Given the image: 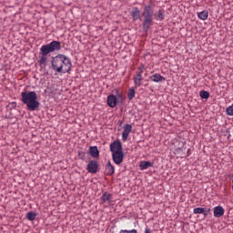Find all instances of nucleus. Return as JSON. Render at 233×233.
<instances>
[{"mask_svg": "<svg viewBox=\"0 0 233 233\" xmlns=\"http://www.w3.org/2000/svg\"><path fill=\"white\" fill-rule=\"evenodd\" d=\"M51 66L56 74H68L72 70V60L66 55L58 54L52 58Z\"/></svg>", "mask_w": 233, "mask_h": 233, "instance_id": "obj_1", "label": "nucleus"}, {"mask_svg": "<svg viewBox=\"0 0 233 233\" xmlns=\"http://www.w3.org/2000/svg\"><path fill=\"white\" fill-rule=\"evenodd\" d=\"M61 50V42L57 40H53L49 44L43 45L40 47V59L38 60V64L40 66H46L47 56L50 54H54V52H59Z\"/></svg>", "mask_w": 233, "mask_h": 233, "instance_id": "obj_2", "label": "nucleus"}, {"mask_svg": "<svg viewBox=\"0 0 233 233\" xmlns=\"http://www.w3.org/2000/svg\"><path fill=\"white\" fill-rule=\"evenodd\" d=\"M21 101L25 105L29 112H35L39 110V106H41V103L37 101V93H35V91L22 92Z\"/></svg>", "mask_w": 233, "mask_h": 233, "instance_id": "obj_3", "label": "nucleus"}, {"mask_svg": "<svg viewBox=\"0 0 233 233\" xmlns=\"http://www.w3.org/2000/svg\"><path fill=\"white\" fill-rule=\"evenodd\" d=\"M154 2L149 1V5L144 7L142 12V28L144 32H148L150 27L154 25V9L152 5Z\"/></svg>", "mask_w": 233, "mask_h": 233, "instance_id": "obj_4", "label": "nucleus"}, {"mask_svg": "<svg viewBox=\"0 0 233 233\" xmlns=\"http://www.w3.org/2000/svg\"><path fill=\"white\" fill-rule=\"evenodd\" d=\"M106 103L107 106H110V108H116L117 103H123V96L121 94H118L117 96H116V95H109Z\"/></svg>", "mask_w": 233, "mask_h": 233, "instance_id": "obj_5", "label": "nucleus"}, {"mask_svg": "<svg viewBox=\"0 0 233 233\" xmlns=\"http://www.w3.org/2000/svg\"><path fill=\"white\" fill-rule=\"evenodd\" d=\"M110 152H112V154H115V152H123V145L121 144L120 140H115L113 141L110 146Z\"/></svg>", "mask_w": 233, "mask_h": 233, "instance_id": "obj_6", "label": "nucleus"}, {"mask_svg": "<svg viewBox=\"0 0 233 233\" xmlns=\"http://www.w3.org/2000/svg\"><path fill=\"white\" fill-rule=\"evenodd\" d=\"M86 170L89 174H97V171L99 170V164L96 160H90L87 164Z\"/></svg>", "mask_w": 233, "mask_h": 233, "instance_id": "obj_7", "label": "nucleus"}, {"mask_svg": "<svg viewBox=\"0 0 233 233\" xmlns=\"http://www.w3.org/2000/svg\"><path fill=\"white\" fill-rule=\"evenodd\" d=\"M124 157L125 154H123V151H116L115 153H112V158L115 165H121L123 163Z\"/></svg>", "mask_w": 233, "mask_h": 233, "instance_id": "obj_8", "label": "nucleus"}, {"mask_svg": "<svg viewBox=\"0 0 233 233\" xmlns=\"http://www.w3.org/2000/svg\"><path fill=\"white\" fill-rule=\"evenodd\" d=\"M130 132H132V125L126 124L124 125V131L122 133V141H127L128 139V136H130Z\"/></svg>", "mask_w": 233, "mask_h": 233, "instance_id": "obj_9", "label": "nucleus"}, {"mask_svg": "<svg viewBox=\"0 0 233 233\" xmlns=\"http://www.w3.org/2000/svg\"><path fill=\"white\" fill-rule=\"evenodd\" d=\"M193 214H203L204 218L210 216V208H195L193 209Z\"/></svg>", "mask_w": 233, "mask_h": 233, "instance_id": "obj_10", "label": "nucleus"}, {"mask_svg": "<svg viewBox=\"0 0 233 233\" xmlns=\"http://www.w3.org/2000/svg\"><path fill=\"white\" fill-rule=\"evenodd\" d=\"M140 72H138L135 76H134V85L135 86H141V81H143V70L141 67L138 68Z\"/></svg>", "mask_w": 233, "mask_h": 233, "instance_id": "obj_11", "label": "nucleus"}, {"mask_svg": "<svg viewBox=\"0 0 233 233\" xmlns=\"http://www.w3.org/2000/svg\"><path fill=\"white\" fill-rule=\"evenodd\" d=\"M149 79L150 81H153V83H163V81H165V77L159 73H156L153 76H150Z\"/></svg>", "mask_w": 233, "mask_h": 233, "instance_id": "obj_12", "label": "nucleus"}, {"mask_svg": "<svg viewBox=\"0 0 233 233\" xmlns=\"http://www.w3.org/2000/svg\"><path fill=\"white\" fill-rule=\"evenodd\" d=\"M214 218H221L225 214V209L221 206H217L214 208Z\"/></svg>", "mask_w": 233, "mask_h": 233, "instance_id": "obj_13", "label": "nucleus"}, {"mask_svg": "<svg viewBox=\"0 0 233 233\" xmlns=\"http://www.w3.org/2000/svg\"><path fill=\"white\" fill-rule=\"evenodd\" d=\"M131 17L133 18V21H137L139 17H141V11H139L138 7H133Z\"/></svg>", "mask_w": 233, "mask_h": 233, "instance_id": "obj_14", "label": "nucleus"}, {"mask_svg": "<svg viewBox=\"0 0 233 233\" xmlns=\"http://www.w3.org/2000/svg\"><path fill=\"white\" fill-rule=\"evenodd\" d=\"M114 166H112V163L110 161L107 162L106 165L105 174L106 176H114Z\"/></svg>", "mask_w": 233, "mask_h": 233, "instance_id": "obj_15", "label": "nucleus"}, {"mask_svg": "<svg viewBox=\"0 0 233 233\" xmlns=\"http://www.w3.org/2000/svg\"><path fill=\"white\" fill-rule=\"evenodd\" d=\"M152 167H154V163H152L150 161L143 160V161H140V163H139V168L141 170H147V168H150Z\"/></svg>", "mask_w": 233, "mask_h": 233, "instance_id": "obj_16", "label": "nucleus"}, {"mask_svg": "<svg viewBox=\"0 0 233 233\" xmlns=\"http://www.w3.org/2000/svg\"><path fill=\"white\" fill-rule=\"evenodd\" d=\"M89 154L91 157H99V149H97L96 146L90 147Z\"/></svg>", "mask_w": 233, "mask_h": 233, "instance_id": "obj_17", "label": "nucleus"}, {"mask_svg": "<svg viewBox=\"0 0 233 233\" xmlns=\"http://www.w3.org/2000/svg\"><path fill=\"white\" fill-rule=\"evenodd\" d=\"M100 199H101L102 203H110V201H112V195L108 192H105V193H103Z\"/></svg>", "mask_w": 233, "mask_h": 233, "instance_id": "obj_18", "label": "nucleus"}, {"mask_svg": "<svg viewBox=\"0 0 233 233\" xmlns=\"http://www.w3.org/2000/svg\"><path fill=\"white\" fill-rule=\"evenodd\" d=\"M198 19H201V21H207L208 19V11L204 10L199 13H198Z\"/></svg>", "mask_w": 233, "mask_h": 233, "instance_id": "obj_19", "label": "nucleus"}, {"mask_svg": "<svg viewBox=\"0 0 233 233\" xmlns=\"http://www.w3.org/2000/svg\"><path fill=\"white\" fill-rule=\"evenodd\" d=\"M157 18L158 21H164L165 20V9H159L157 13Z\"/></svg>", "mask_w": 233, "mask_h": 233, "instance_id": "obj_20", "label": "nucleus"}, {"mask_svg": "<svg viewBox=\"0 0 233 233\" xmlns=\"http://www.w3.org/2000/svg\"><path fill=\"white\" fill-rule=\"evenodd\" d=\"M127 97H128L129 101H132V99H134V97H136V89H134V87H131L128 90Z\"/></svg>", "mask_w": 233, "mask_h": 233, "instance_id": "obj_21", "label": "nucleus"}, {"mask_svg": "<svg viewBox=\"0 0 233 233\" xmlns=\"http://www.w3.org/2000/svg\"><path fill=\"white\" fill-rule=\"evenodd\" d=\"M36 216L37 215L35 214V212L30 211V212L26 213L25 218H26V219H28V221H34L35 219Z\"/></svg>", "mask_w": 233, "mask_h": 233, "instance_id": "obj_22", "label": "nucleus"}, {"mask_svg": "<svg viewBox=\"0 0 233 233\" xmlns=\"http://www.w3.org/2000/svg\"><path fill=\"white\" fill-rule=\"evenodd\" d=\"M199 96L201 99H208V97H210V93H208V91L202 90L200 91Z\"/></svg>", "mask_w": 233, "mask_h": 233, "instance_id": "obj_23", "label": "nucleus"}, {"mask_svg": "<svg viewBox=\"0 0 233 233\" xmlns=\"http://www.w3.org/2000/svg\"><path fill=\"white\" fill-rule=\"evenodd\" d=\"M119 233H137V229H122Z\"/></svg>", "mask_w": 233, "mask_h": 233, "instance_id": "obj_24", "label": "nucleus"}, {"mask_svg": "<svg viewBox=\"0 0 233 233\" xmlns=\"http://www.w3.org/2000/svg\"><path fill=\"white\" fill-rule=\"evenodd\" d=\"M7 106L10 108V110H14V108L17 106V102H11Z\"/></svg>", "mask_w": 233, "mask_h": 233, "instance_id": "obj_25", "label": "nucleus"}, {"mask_svg": "<svg viewBox=\"0 0 233 233\" xmlns=\"http://www.w3.org/2000/svg\"><path fill=\"white\" fill-rule=\"evenodd\" d=\"M118 125H119V127H122V125H123V123H124V120H118Z\"/></svg>", "mask_w": 233, "mask_h": 233, "instance_id": "obj_26", "label": "nucleus"}, {"mask_svg": "<svg viewBox=\"0 0 233 233\" xmlns=\"http://www.w3.org/2000/svg\"><path fill=\"white\" fill-rule=\"evenodd\" d=\"M145 233H150V228H145Z\"/></svg>", "mask_w": 233, "mask_h": 233, "instance_id": "obj_27", "label": "nucleus"}]
</instances>
